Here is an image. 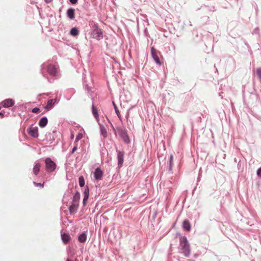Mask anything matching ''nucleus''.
I'll return each instance as SVG.
<instances>
[{"label": "nucleus", "mask_w": 261, "mask_h": 261, "mask_svg": "<svg viewBox=\"0 0 261 261\" xmlns=\"http://www.w3.org/2000/svg\"><path fill=\"white\" fill-rule=\"evenodd\" d=\"M45 169L48 172H53L56 168V163L51 160V159L47 158L45 160Z\"/></svg>", "instance_id": "f257e3e1"}, {"label": "nucleus", "mask_w": 261, "mask_h": 261, "mask_svg": "<svg viewBox=\"0 0 261 261\" xmlns=\"http://www.w3.org/2000/svg\"><path fill=\"white\" fill-rule=\"evenodd\" d=\"M151 56L156 64L159 65H161V63L159 59V55H160V53L159 51H158L155 48H154L153 47H151Z\"/></svg>", "instance_id": "f03ea898"}, {"label": "nucleus", "mask_w": 261, "mask_h": 261, "mask_svg": "<svg viewBox=\"0 0 261 261\" xmlns=\"http://www.w3.org/2000/svg\"><path fill=\"white\" fill-rule=\"evenodd\" d=\"M93 38L96 39L97 40H100L102 38V32L101 29L97 28H95L92 33Z\"/></svg>", "instance_id": "7ed1b4c3"}, {"label": "nucleus", "mask_w": 261, "mask_h": 261, "mask_svg": "<svg viewBox=\"0 0 261 261\" xmlns=\"http://www.w3.org/2000/svg\"><path fill=\"white\" fill-rule=\"evenodd\" d=\"M117 152L118 166L120 168L123 165L124 152L121 151H118Z\"/></svg>", "instance_id": "20e7f679"}, {"label": "nucleus", "mask_w": 261, "mask_h": 261, "mask_svg": "<svg viewBox=\"0 0 261 261\" xmlns=\"http://www.w3.org/2000/svg\"><path fill=\"white\" fill-rule=\"evenodd\" d=\"M29 135L33 137L37 138L38 136V128L37 127L31 126L28 130Z\"/></svg>", "instance_id": "39448f33"}, {"label": "nucleus", "mask_w": 261, "mask_h": 261, "mask_svg": "<svg viewBox=\"0 0 261 261\" xmlns=\"http://www.w3.org/2000/svg\"><path fill=\"white\" fill-rule=\"evenodd\" d=\"M1 104L5 108H9L14 105V101L12 99H7L2 101Z\"/></svg>", "instance_id": "423d86ee"}, {"label": "nucleus", "mask_w": 261, "mask_h": 261, "mask_svg": "<svg viewBox=\"0 0 261 261\" xmlns=\"http://www.w3.org/2000/svg\"><path fill=\"white\" fill-rule=\"evenodd\" d=\"M57 69L55 65L50 64L48 65L47 71L48 73L53 76H55L56 74Z\"/></svg>", "instance_id": "0eeeda50"}, {"label": "nucleus", "mask_w": 261, "mask_h": 261, "mask_svg": "<svg viewBox=\"0 0 261 261\" xmlns=\"http://www.w3.org/2000/svg\"><path fill=\"white\" fill-rule=\"evenodd\" d=\"M119 135L125 143H128L129 142V137L125 130L121 129L119 132Z\"/></svg>", "instance_id": "6e6552de"}, {"label": "nucleus", "mask_w": 261, "mask_h": 261, "mask_svg": "<svg viewBox=\"0 0 261 261\" xmlns=\"http://www.w3.org/2000/svg\"><path fill=\"white\" fill-rule=\"evenodd\" d=\"M102 175L103 172L100 170V169L99 168H96L94 173V178L96 180H100L101 179Z\"/></svg>", "instance_id": "1a4fd4ad"}, {"label": "nucleus", "mask_w": 261, "mask_h": 261, "mask_svg": "<svg viewBox=\"0 0 261 261\" xmlns=\"http://www.w3.org/2000/svg\"><path fill=\"white\" fill-rule=\"evenodd\" d=\"M79 207V203H73L70 206L69 210L71 214H74L76 212Z\"/></svg>", "instance_id": "9d476101"}, {"label": "nucleus", "mask_w": 261, "mask_h": 261, "mask_svg": "<svg viewBox=\"0 0 261 261\" xmlns=\"http://www.w3.org/2000/svg\"><path fill=\"white\" fill-rule=\"evenodd\" d=\"M180 245L181 247V248L189 246L187 239L186 237H182L180 238Z\"/></svg>", "instance_id": "9b49d317"}, {"label": "nucleus", "mask_w": 261, "mask_h": 261, "mask_svg": "<svg viewBox=\"0 0 261 261\" xmlns=\"http://www.w3.org/2000/svg\"><path fill=\"white\" fill-rule=\"evenodd\" d=\"M180 245L181 247V248L189 246L187 239L186 237H182L180 238Z\"/></svg>", "instance_id": "f8f14e48"}, {"label": "nucleus", "mask_w": 261, "mask_h": 261, "mask_svg": "<svg viewBox=\"0 0 261 261\" xmlns=\"http://www.w3.org/2000/svg\"><path fill=\"white\" fill-rule=\"evenodd\" d=\"M40 168H41V164H40V163H38V162L36 163L35 164V166H34V168H33V173L35 175H38V174L39 172Z\"/></svg>", "instance_id": "ddd939ff"}, {"label": "nucleus", "mask_w": 261, "mask_h": 261, "mask_svg": "<svg viewBox=\"0 0 261 261\" xmlns=\"http://www.w3.org/2000/svg\"><path fill=\"white\" fill-rule=\"evenodd\" d=\"M67 14L68 17L70 19H73L75 18V11L74 9L72 8L69 9L67 10Z\"/></svg>", "instance_id": "4468645a"}, {"label": "nucleus", "mask_w": 261, "mask_h": 261, "mask_svg": "<svg viewBox=\"0 0 261 261\" xmlns=\"http://www.w3.org/2000/svg\"><path fill=\"white\" fill-rule=\"evenodd\" d=\"M56 100L55 99H51L48 100L47 102V105L45 107V109L47 110L51 109L53 107L54 104L56 103Z\"/></svg>", "instance_id": "2eb2a0df"}, {"label": "nucleus", "mask_w": 261, "mask_h": 261, "mask_svg": "<svg viewBox=\"0 0 261 261\" xmlns=\"http://www.w3.org/2000/svg\"><path fill=\"white\" fill-rule=\"evenodd\" d=\"M92 114L95 117V118L96 119L97 121L99 122V116L98 114V111L97 108L93 105L92 107Z\"/></svg>", "instance_id": "dca6fc26"}, {"label": "nucleus", "mask_w": 261, "mask_h": 261, "mask_svg": "<svg viewBox=\"0 0 261 261\" xmlns=\"http://www.w3.org/2000/svg\"><path fill=\"white\" fill-rule=\"evenodd\" d=\"M62 240L64 243H67L70 240V236L65 233L61 234Z\"/></svg>", "instance_id": "f3484780"}, {"label": "nucleus", "mask_w": 261, "mask_h": 261, "mask_svg": "<svg viewBox=\"0 0 261 261\" xmlns=\"http://www.w3.org/2000/svg\"><path fill=\"white\" fill-rule=\"evenodd\" d=\"M48 120L46 117H44L42 118L39 122V125L41 127H44L45 126L47 123Z\"/></svg>", "instance_id": "a211bd4d"}, {"label": "nucleus", "mask_w": 261, "mask_h": 261, "mask_svg": "<svg viewBox=\"0 0 261 261\" xmlns=\"http://www.w3.org/2000/svg\"><path fill=\"white\" fill-rule=\"evenodd\" d=\"M87 239V236L86 232H84L81 234L78 237V241L80 243H84L86 242Z\"/></svg>", "instance_id": "6ab92c4d"}, {"label": "nucleus", "mask_w": 261, "mask_h": 261, "mask_svg": "<svg viewBox=\"0 0 261 261\" xmlns=\"http://www.w3.org/2000/svg\"><path fill=\"white\" fill-rule=\"evenodd\" d=\"M183 228L187 231H190L191 229V225L189 222L187 220H185L182 223Z\"/></svg>", "instance_id": "aec40b11"}, {"label": "nucleus", "mask_w": 261, "mask_h": 261, "mask_svg": "<svg viewBox=\"0 0 261 261\" xmlns=\"http://www.w3.org/2000/svg\"><path fill=\"white\" fill-rule=\"evenodd\" d=\"M182 249V253L184 254L185 256L186 257H188L190 254V246H187L185 247H184Z\"/></svg>", "instance_id": "412c9836"}, {"label": "nucleus", "mask_w": 261, "mask_h": 261, "mask_svg": "<svg viewBox=\"0 0 261 261\" xmlns=\"http://www.w3.org/2000/svg\"><path fill=\"white\" fill-rule=\"evenodd\" d=\"M80 193L79 192H76L73 197L72 202L79 203V201L80 199Z\"/></svg>", "instance_id": "4be33fe9"}, {"label": "nucleus", "mask_w": 261, "mask_h": 261, "mask_svg": "<svg viewBox=\"0 0 261 261\" xmlns=\"http://www.w3.org/2000/svg\"><path fill=\"white\" fill-rule=\"evenodd\" d=\"M101 134L103 137L106 138L107 136V131L106 128L103 125L99 124Z\"/></svg>", "instance_id": "5701e85b"}, {"label": "nucleus", "mask_w": 261, "mask_h": 261, "mask_svg": "<svg viewBox=\"0 0 261 261\" xmlns=\"http://www.w3.org/2000/svg\"><path fill=\"white\" fill-rule=\"evenodd\" d=\"M113 105H114V109H115V112L117 114V116L118 117V118H119V119L120 120H121L122 119V118H121V116L120 115V113L118 110V109H117V107L116 106V105H115V103H114V102H113Z\"/></svg>", "instance_id": "b1692460"}, {"label": "nucleus", "mask_w": 261, "mask_h": 261, "mask_svg": "<svg viewBox=\"0 0 261 261\" xmlns=\"http://www.w3.org/2000/svg\"><path fill=\"white\" fill-rule=\"evenodd\" d=\"M78 34H79V31L75 28H73L70 30V34L72 36H75L77 35Z\"/></svg>", "instance_id": "393cba45"}, {"label": "nucleus", "mask_w": 261, "mask_h": 261, "mask_svg": "<svg viewBox=\"0 0 261 261\" xmlns=\"http://www.w3.org/2000/svg\"><path fill=\"white\" fill-rule=\"evenodd\" d=\"M173 156L172 154H171L170 156V160H169V170H172V167L173 166Z\"/></svg>", "instance_id": "a878e982"}, {"label": "nucleus", "mask_w": 261, "mask_h": 261, "mask_svg": "<svg viewBox=\"0 0 261 261\" xmlns=\"http://www.w3.org/2000/svg\"><path fill=\"white\" fill-rule=\"evenodd\" d=\"M79 185L81 187H83L85 185V180L83 176H80L79 179Z\"/></svg>", "instance_id": "bb28decb"}, {"label": "nucleus", "mask_w": 261, "mask_h": 261, "mask_svg": "<svg viewBox=\"0 0 261 261\" xmlns=\"http://www.w3.org/2000/svg\"><path fill=\"white\" fill-rule=\"evenodd\" d=\"M83 137L82 133H79L78 135L76 137L75 142H77L80 140H81Z\"/></svg>", "instance_id": "cd10ccee"}, {"label": "nucleus", "mask_w": 261, "mask_h": 261, "mask_svg": "<svg viewBox=\"0 0 261 261\" xmlns=\"http://www.w3.org/2000/svg\"><path fill=\"white\" fill-rule=\"evenodd\" d=\"M84 196H88L89 194V190L88 187L87 186L84 192Z\"/></svg>", "instance_id": "c85d7f7f"}, {"label": "nucleus", "mask_w": 261, "mask_h": 261, "mask_svg": "<svg viewBox=\"0 0 261 261\" xmlns=\"http://www.w3.org/2000/svg\"><path fill=\"white\" fill-rule=\"evenodd\" d=\"M256 73L258 77L261 79V68H259L256 69Z\"/></svg>", "instance_id": "c756f323"}, {"label": "nucleus", "mask_w": 261, "mask_h": 261, "mask_svg": "<svg viewBox=\"0 0 261 261\" xmlns=\"http://www.w3.org/2000/svg\"><path fill=\"white\" fill-rule=\"evenodd\" d=\"M88 198H89L88 196H84V198H83V203L84 205H85L86 204V202H87V201Z\"/></svg>", "instance_id": "7c9ffc66"}, {"label": "nucleus", "mask_w": 261, "mask_h": 261, "mask_svg": "<svg viewBox=\"0 0 261 261\" xmlns=\"http://www.w3.org/2000/svg\"><path fill=\"white\" fill-rule=\"evenodd\" d=\"M32 112L34 113H38L40 112V109L38 108H35L33 109Z\"/></svg>", "instance_id": "2f4dec72"}, {"label": "nucleus", "mask_w": 261, "mask_h": 261, "mask_svg": "<svg viewBox=\"0 0 261 261\" xmlns=\"http://www.w3.org/2000/svg\"><path fill=\"white\" fill-rule=\"evenodd\" d=\"M33 184L36 186H40L41 187H43V185H44V182L43 184H41V183H37L34 181V182H33Z\"/></svg>", "instance_id": "473e14b6"}, {"label": "nucleus", "mask_w": 261, "mask_h": 261, "mask_svg": "<svg viewBox=\"0 0 261 261\" xmlns=\"http://www.w3.org/2000/svg\"><path fill=\"white\" fill-rule=\"evenodd\" d=\"M257 174L259 177H261V167L257 170Z\"/></svg>", "instance_id": "72a5a7b5"}, {"label": "nucleus", "mask_w": 261, "mask_h": 261, "mask_svg": "<svg viewBox=\"0 0 261 261\" xmlns=\"http://www.w3.org/2000/svg\"><path fill=\"white\" fill-rule=\"evenodd\" d=\"M77 146H76H76H75L73 148V149H72V151H71V153H74V152L77 150Z\"/></svg>", "instance_id": "f704fd0d"}, {"label": "nucleus", "mask_w": 261, "mask_h": 261, "mask_svg": "<svg viewBox=\"0 0 261 261\" xmlns=\"http://www.w3.org/2000/svg\"><path fill=\"white\" fill-rule=\"evenodd\" d=\"M70 2H71V3H72V4H75L77 3V0H70Z\"/></svg>", "instance_id": "c9c22d12"}, {"label": "nucleus", "mask_w": 261, "mask_h": 261, "mask_svg": "<svg viewBox=\"0 0 261 261\" xmlns=\"http://www.w3.org/2000/svg\"><path fill=\"white\" fill-rule=\"evenodd\" d=\"M0 116L1 118H3L4 117V112H0Z\"/></svg>", "instance_id": "e433bc0d"}, {"label": "nucleus", "mask_w": 261, "mask_h": 261, "mask_svg": "<svg viewBox=\"0 0 261 261\" xmlns=\"http://www.w3.org/2000/svg\"><path fill=\"white\" fill-rule=\"evenodd\" d=\"M44 1L46 3H49L52 1V0H44Z\"/></svg>", "instance_id": "4c0bfd02"}, {"label": "nucleus", "mask_w": 261, "mask_h": 261, "mask_svg": "<svg viewBox=\"0 0 261 261\" xmlns=\"http://www.w3.org/2000/svg\"><path fill=\"white\" fill-rule=\"evenodd\" d=\"M74 138V134L72 133L71 134V139H73Z\"/></svg>", "instance_id": "58836bf2"}]
</instances>
